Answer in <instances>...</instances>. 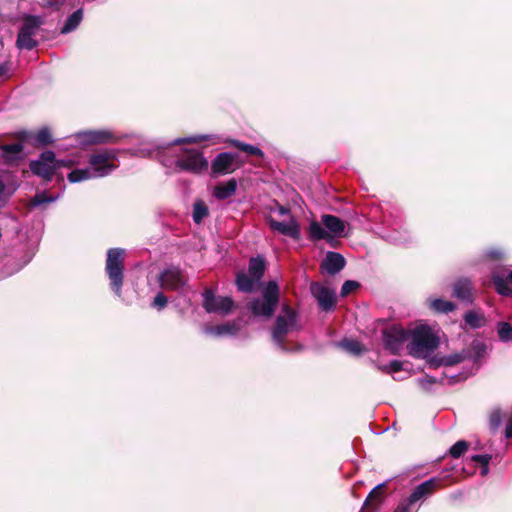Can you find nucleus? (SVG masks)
Segmentation results:
<instances>
[{"label":"nucleus","instance_id":"72a5a7b5","mask_svg":"<svg viewBox=\"0 0 512 512\" xmlns=\"http://www.w3.org/2000/svg\"><path fill=\"white\" fill-rule=\"evenodd\" d=\"M432 309L439 313H449L453 312L456 309V305L447 300L443 299H435L431 303Z\"/></svg>","mask_w":512,"mask_h":512},{"label":"nucleus","instance_id":"4c0bfd02","mask_svg":"<svg viewBox=\"0 0 512 512\" xmlns=\"http://www.w3.org/2000/svg\"><path fill=\"white\" fill-rule=\"evenodd\" d=\"M469 446V442L459 440L450 448L449 454L455 459L460 458L468 450Z\"/></svg>","mask_w":512,"mask_h":512},{"label":"nucleus","instance_id":"c756f323","mask_svg":"<svg viewBox=\"0 0 512 512\" xmlns=\"http://www.w3.org/2000/svg\"><path fill=\"white\" fill-rule=\"evenodd\" d=\"M236 286L239 291L250 293L254 290V284L257 282L252 276H248L244 272H239L236 275Z\"/></svg>","mask_w":512,"mask_h":512},{"label":"nucleus","instance_id":"2eb2a0df","mask_svg":"<svg viewBox=\"0 0 512 512\" xmlns=\"http://www.w3.org/2000/svg\"><path fill=\"white\" fill-rule=\"evenodd\" d=\"M441 487V480L438 478H430L417 485L409 495L408 505H414L420 500H424L434 494Z\"/></svg>","mask_w":512,"mask_h":512},{"label":"nucleus","instance_id":"a18cd8bd","mask_svg":"<svg viewBox=\"0 0 512 512\" xmlns=\"http://www.w3.org/2000/svg\"><path fill=\"white\" fill-rule=\"evenodd\" d=\"M403 368V363L399 360H393L388 365L384 366L382 368L383 372H386L388 374L396 373L401 371Z\"/></svg>","mask_w":512,"mask_h":512},{"label":"nucleus","instance_id":"c03bdc74","mask_svg":"<svg viewBox=\"0 0 512 512\" xmlns=\"http://www.w3.org/2000/svg\"><path fill=\"white\" fill-rule=\"evenodd\" d=\"M168 304V298L167 296L162 293V292H159L157 293V295L154 297V300H153V303H152V306L158 310H162L163 308H165Z\"/></svg>","mask_w":512,"mask_h":512},{"label":"nucleus","instance_id":"a19ab883","mask_svg":"<svg viewBox=\"0 0 512 512\" xmlns=\"http://www.w3.org/2000/svg\"><path fill=\"white\" fill-rule=\"evenodd\" d=\"M208 136L207 135H198V136H191L186 138H178L174 140V145H180V144H194V143H200L203 141H207Z\"/></svg>","mask_w":512,"mask_h":512},{"label":"nucleus","instance_id":"ddd939ff","mask_svg":"<svg viewBox=\"0 0 512 512\" xmlns=\"http://www.w3.org/2000/svg\"><path fill=\"white\" fill-rule=\"evenodd\" d=\"M236 155L229 152L219 153L211 162V176L218 177L233 173L238 166L235 165Z\"/></svg>","mask_w":512,"mask_h":512},{"label":"nucleus","instance_id":"a878e982","mask_svg":"<svg viewBox=\"0 0 512 512\" xmlns=\"http://www.w3.org/2000/svg\"><path fill=\"white\" fill-rule=\"evenodd\" d=\"M464 321L472 329H478L486 325V318L484 313L479 310H469L464 316Z\"/></svg>","mask_w":512,"mask_h":512},{"label":"nucleus","instance_id":"58836bf2","mask_svg":"<svg viewBox=\"0 0 512 512\" xmlns=\"http://www.w3.org/2000/svg\"><path fill=\"white\" fill-rule=\"evenodd\" d=\"M497 332L500 340L512 341V325L508 322H499L497 325Z\"/></svg>","mask_w":512,"mask_h":512},{"label":"nucleus","instance_id":"ea45409f","mask_svg":"<svg viewBox=\"0 0 512 512\" xmlns=\"http://www.w3.org/2000/svg\"><path fill=\"white\" fill-rule=\"evenodd\" d=\"M55 200V197L48 196L46 193H38L30 199L29 205L31 207H37L41 204L51 203Z\"/></svg>","mask_w":512,"mask_h":512},{"label":"nucleus","instance_id":"8fccbe9b","mask_svg":"<svg viewBox=\"0 0 512 512\" xmlns=\"http://www.w3.org/2000/svg\"><path fill=\"white\" fill-rule=\"evenodd\" d=\"M505 436H506V438H508V439L512 438V417L509 419V422H508V424L506 425V428H505Z\"/></svg>","mask_w":512,"mask_h":512},{"label":"nucleus","instance_id":"5701e85b","mask_svg":"<svg viewBox=\"0 0 512 512\" xmlns=\"http://www.w3.org/2000/svg\"><path fill=\"white\" fill-rule=\"evenodd\" d=\"M491 282L498 294L502 296H512V288L509 286V283L512 284V270L506 277L493 273Z\"/></svg>","mask_w":512,"mask_h":512},{"label":"nucleus","instance_id":"f3484780","mask_svg":"<svg viewBox=\"0 0 512 512\" xmlns=\"http://www.w3.org/2000/svg\"><path fill=\"white\" fill-rule=\"evenodd\" d=\"M267 222L271 230L277 231L282 235L288 236L294 240H299L301 237L300 226L294 218H292L289 223H285L269 217Z\"/></svg>","mask_w":512,"mask_h":512},{"label":"nucleus","instance_id":"39448f33","mask_svg":"<svg viewBox=\"0 0 512 512\" xmlns=\"http://www.w3.org/2000/svg\"><path fill=\"white\" fill-rule=\"evenodd\" d=\"M44 21L40 16L26 15L23 18L22 26L18 32L16 45L19 49L32 50L38 46V42L33 38Z\"/></svg>","mask_w":512,"mask_h":512},{"label":"nucleus","instance_id":"bb28decb","mask_svg":"<svg viewBox=\"0 0 512 512\" xmlns=\"http://www.w3.org/2000/svg\"><path fill=\"white\" fill-rule=\"evenodd\" d=\"M266 263L265 259L261 256L252 257L249 261L248 271L256 281H259L265 272Z\"/></svg>","mask_w":512,"mask_h":512},{"label":"nucleus","instance_id":"473e14b6","mask_svg":"<svg viewBox=\"0 0 512 512\" xmlns=\"http://www.w3.org/2000/svg\"><path fill=\"white\" fill-rule=\"evenodd\" d=\"M210 333L215 334L216 336H223V335H234L237 333L238 328L234 323H224L216 326H212L209 328Z\"/></svg>","mask_w":512,"mask_h":512},{"label":"nucleus","instance_id":"c9c22d12","mask_svg":"<svg viewBox=\"0 0 512 512\" xmlns=\"http://www.w3.org/2000/svg\"><path fill=\"white\" fill-rule=\"evenodd\" d=\"M69 182L77 183L91 178V172L89 169H75L71 171L67 176Z\"/></svg>","mask_w":512,"mask_h":512},{"label":"nucleus","instance_id":"0eeeda50","mask_svg":"<svg viewBox=\"0 0 512 512\" xmlns=\"http://www.w3.org/2000/svg\"><path fill=\"white\" fill-rule=\"evenodd\" d=\"M208 161L203 153L196 149H184L183 155L176 162V168L193 174H200L208 168Z\"/></svg>","mask_w":512,"mask_h":512},{"label":"nucleus","instance_id":"393cba45","mask_svg":"<svg viewBox=\"0 0 512 512\" xmlns=\"http://www.w3.org/2000/svg\"><path fill=\"white\" fill-rule=\"evenodd\" d=\"M385 488L386 485L384 483L373 488L366 498L363 508L366 510H375L383 499V491Z\"/></svg>","mask_w":512,"mask_h":512},{"label":"nucleus","instance_id":"a211bd4d","mask_svg":"<svg viewBox=\"0 0 512 512\" xmlns=\"http://www.w3.org/2000/svg\"><path fill=\"white\" fill-rule=\"evenodd\" d=\"M346 260L340 253L328 251L320 264L321 270H325L330 275H335L344 269Z\"/></svg>","mask_w":512,"mask_h":512},{"label":"nucleus","instance_id":"de8ad7c7","mask_svg":"<svg viewBox=\"0 0 512 512\" xmlns=\"http://www.w3.org/2000/svg\"><path fill=\"white\" fill-rule=\"evenodd\" d=\"M486 346L481 342L474 341L472 343V350L474 352V358L479 359L485 352Z\"/></svg>","mask_w":512,"mask_h":512},{"label":"nucleus","instance_id":"6e6d98bb","mask_svg":"<svg viewBox=\"0 0 512 512\" xmlns=\"http://www.w3.org/2000/svg\"><path fill=\"white\" fill-rule=\"evenodd\" d=\"M5 184L4 182L0 179V194H2L4 191H5Z\"/></svg>","mask_w":512,"mask_h":512},{"label":"nucleus","instance_id":"9b49d317","mask_svg":"<svg viewBox=\"0 0 512 512\" xmlns=\"http://www.w3.org/2000/svg\"><path fill=\"white\" fill-rule=\"evenodd\" d=\"M409 334L408 330L398 325L385 328L383 330L385 348L389 350L391 354H398L402 343L407 340Z\"/></svg>","mask_w":512,"mask_h":512},{"label":"nucleus","instance_id":"603ef678","mask_svg":"<svg viewBox=\"0 0 512 512\" xmlns=\"http://www.w3.org/2000/svg\"><path fill=\"white\" fill-rule=\"evenodd\" d=\"M9 70V66L7 63L0 64V78L5 76Z\"/></svg>","mask_w":512,"mask_h":512},{"label":"nucleus","instance_id":"1a4fd4ad","mask_svg":"<svg viewBox=\"0 0 512 512\" xmlns=\"http://www.w3.org/2000/svg\"><path fill=\"white\" fill-rule=\"evenodd\" d=\"M54 161L55 153L46 150L40 154L39 159L30 161L29 168L34 175L41 177L45 182H49L56 174Z\"/></svg>","mask_w":512,"mask_h":512},{"label":"nucleus","instance_id":"3c124183","mask_svg":"<svg viewBox=\"0 0 512 512\" xmlns=\"http://www.w3.org/2000/svg\"><path fill=\"white\" fill-rule=\"evenodd\" d=\"M277 206H278V213L281 215V216H284V215H287L290 213V209L288 207H285L283 205H280L277 203Z\"/></svg>","mask_w":512,"mask_h":512},{"label":"nucleus","instance_id":"79ce46f5","mask_svg":"<svg viewBox=\"0 0 512 512\" xmlns=\"http://www.w3.org/2000/svg\"><path fill=\"white\" fill-rule=\"evenodd\" d=\"M360 283L357 282V281H354V280H346L342 287H341V291H340V295L342 297H346L348 296L350 293L354 292L356 289H358L360 287Z\"/></svg>","mask_w":512,"mask_h":512},{"label":"nucleus","instance_id":"864d4df0","mask_svg":"<svg viewBox=\"0 0 512 512\" xmlns=\"http://www.w3.org/2000/svg\"><path fill=\"white\" fill-rule=\"evenodd\" d=\"M439 360H440V358L432 357L429 361L430 366L435 367V368H437L439 366H443V364H439Z\"/></svg>","mask_w":512,"mask_h":512},{"label":"nucleus","instance_id":"6e6552de","mask_svg":"<svg viewBox=\"0 0 512 512\" xmlns=\"http://www.w3.org/2000/svg\"><path fill=\"white\" fill-rule=\"evenodd\" d=\"M203 308L207 313L229 314L234 308V301L231 297L216 296L210 288L203 293Z\"/></svg>","mask_w":512,"mask_h":512},{"label":"nucleus","instance_id":"f257e3e1","mask_svg":"<svg viewBox=\"0 0 512 512\" xmlns=\"http://www.w3.org/2000/svg\"><path fill=\"white\" fill-rule=\"evenodd\" d=\"M280 300L279 286L275 281H269L262 290V299H253L248 309L256 317L271 318Z\"/></svg>","mask_w":512,"mask_h":512},{"label":"nucleus","instance_id":"e433bc0d","mask_svg":"<svg viewBox=\"0 0 512 512\" xmlns=\"http://www.w3.org/2000/svg\"><path fill=\"white\" fill-rule=\"evenodd\" d=\"M503 421V415L500 409H494L489 415V428L492 432H496L501 426Z\"/></svg>","mask_w":512,"mask_h":512},{"label":"nucleus","instance_id":"6ab92c4d","mask_svg":"<svg viewBox=\"0 0 512 512\" xmlns=\"http://www.w3.org/2000/svg\"><path fill=\"white\" fill-rule=\"evenodd\" d=\"M473 284L469 278H459L453 284V296L461 301L473 303Z\"/></svg>","mask_w":512,"mask_h":512},{"label":"nucleus","instance_id":"7c9ffc66","mask_svg":"<svg viewBox=\"0 0 512 512\" xmlns=\"http://www.w3.org/2000/svg\"><path fill=\"white\" fill-rule=\"evenodd\" d=\"M339 346L346 352L355 356L360 355L365 351L363 344L360 341L354 339L345 338L339 343Z\"/></svg>","mask_w":512,"mask_h":512},{"label":"nucleus","instance_id":"b1692460","mask_svg":"<svg viewBox=\"0 0 512 512\" xmlns=\"http://www.w3.org/2000/svg\"><path fill=\"white\" fill-rule=\"evenodd\" d=\"M308 238L311 241L326 240L328 243H332L333 241V236L317 221H312L310 223Z\"/></svg>","mask_w":512,"mask_h":512},{"label":"nucleus","instance_id":"09e8293b","mask_svg":"<svg viewBox=\"0 0 512 512\" xmlns=\"http://www.w3.org/2000/svg\"><path fill=\"white\" fill-rule=\"evenodd\" d=\"M54 166L56 167V171L62 167L71 168L74 165V162L71 160H58L55 158V161L53 162Z\"/></svg>","mask_w":512,"mask_h":512},{"label":"nucleus","instance_id":"9d476101","mask_svg":"<svg viewBox=\"0 0 512 512\" xmlns=\"http://www.w3.org/2000/svg\"><path fill=\"white\" fill-rule=\"evenodd\" d=\"M16 139L34 148H42L54 143V137L48 127H42L37 131L23 130L15 135Z\"/></svg>","mask_w":512,"mask_h":512},{"label":"nucleus","instance_id":"c85d7f7f","mask_svg":"<svg viewBox=\"0 0 512 512\" xmlns=\"http://www.w3.org/2000/svg\"><path fill=\"white\" fill-rule=\"evenodd\" d=\"M229 143L237 148L238 150L246 153L247 155H250V156H255V157H259V158H263L264 157V152L257 146H254V145H251V144H248V143H244L240 140H236V139H231L229 140Z\"/></svg>","mask_w":512,"mask_h":512},{"label":"nucleus","instance_id":"4be33fe9","mask_svg":"<svg viewBox=\"0 0 512 512\" xmlns=\"http://www.w3.org/2000/svg\"><path fill=\"white\" fill-rule=\"evenodd\" d=\"M321 219L322 224L329 233L339 237L344 236L345 222L339 217L330 214H324L322 215Z\"/></svg>","mask_w":512,"mask_h":512},{"label":"nucleus","instance_id":"dca6fc26","mask_svg":"<svg viewBox=\"0 0 512 512\" xmlns=\"http://www.w3.org/2000/svg\"><path fill=\"white\" fill-rule=\"evenodd\" d=\"M78 138L83 144H109L117 143L119 138L109 130H89L78 134Z\"/></svg>","mask_w":512,"mask_h":512},{"label":"nucleus","instance_id":"f8f14e48","mask_svg":"<svg viewBox=\"0 0 512 512\" xmlns=\"http://www.w3.org/2000/svg\"><path fill=\"white\" fill-rule=\"evenodd\" d=\"M160 287L166 290H179L187 284V277L177 267L165 269L158 277Z\"/></svg>","mask_w":512,"mask_h":512},{"label":"nucleus","instance_id":"7ed1b4c3","mask_svg":"<svg viewBox=\"0 0 512 512\" xmlns=\"http://www.w3.org/2000/svg\"><path fill=\"white\" fill-rule=\"evenodd\" d=\"M124 256L125 250L121 248H111L107 252L105 270L110 280V287L118 297H121L124 281Z\"/></svg>","mask_w":512,"mask_h":512},{"label":"nucleus","instance_id":"49530a36","mask_svg":"<svg viewBox=\"0 0 512 512\" xmlns=\"http://www.w3.org/2000/svg\"><path fill=\"white\" fill-rule=\"evenodd\" d=\"M492 456L489 454L474 455L471 457L473 462L479 463L481 466H489Z\"/></svg>","mask_w":512,"mask_h":512},{"label":"nucleus","instance_id":"cd10ccee","mask_svg":"<svg viewBox=\"0 0 512 512\" xmlns=\"http://www.w3.org/2000/svg\"><path fill=\"white\" fill-rule=\"evenodd\" d=\"M83 9L79 8L78 10L74 11L65 21L63 27L61 28L60 32L61 34H68L78 28L80 23L83 20Z\"/></svg>","mask_w":512,"mask_h":512},{"label":"nucleus","instance_id":"4d7b16f0","mask_svg":"<svg viewBox=\"0 0 512 512\" xmlns=\"http://www.w3.org/2000/svg\"><path fill=\"white\" fill-rule=\"evenodd\" d=\"M395 512H408L407 507H399Z\"/></svg>","mask_w":512,"mask_h":512},{"label":"nucleus","instance_id":"f03ea898","mask_svg":"<svg viewBox=\"0 0 512 512\" xmlns=\"http://www.w3.org/2000/svg\"><path fill=\"white\" fill-rule=\"evenodd\" d=\"M439 346V338L432 332L427 325L416 327L411 332V342L407 345L411 356L420 358L425 352H432Z\"/></svg>","mask_w":512,"mask_h":512},{"label":"nucleus","instance_id":"5fc2aeb1","mask_svg":"<svg viewBox=\"0 0 512 512\" xmlns=\"http://www.w3.org/2000/svg\"><path fill=\"white\" fill-rule=\"evenodd\" d=\"M481 467H482L481 475L485 476L488 473V471H489V466H481Z\"/></svg>","mask_w":512,"mask_h":512},{"label":"nucleus","instance_id":"f704fd0d","mask_svg":"<svg viewBox=\"0 0 512 512\" xmlns=\"http://www.w3.org/2000/svg\"><path fill=\"white\" fill-rule=\"evenodd\" d=\"M467 357L468 354H466L465 351H462L461 353L440 357L439 364H443V366H454L463 362Z\"/></svg>","mask_w":512,"mask_h":512},{"label":"nucleus","instance_id":"aec40b11","mask_svg":"<svg viewBox=\"0 0 512 512\" xmlns=\"http://www.w3.org/2000/svg\"><path fill=\"white\" fill-rule=\"evenodd\" d=\"M23 143L17 142L11 144H3L0 146L2 157L6 164H12L23 159L21 152L23 151Z\"/></svg>","mask_w":512,"mask_h":512},{"label":"nucleus","instance_id":"423d86ee","mask_svg":"<svg viewBox=\"0 0 512 512\" xmlns=\"http://www.w3.org/2000/svg\"><path fill=\"white\" fill-rule=\"evenodd\" d=\"M117 150L102 149L95 151L88 158V163L99 176H106L118 167Z\"/></svg>","mask_w":512,"mask_h":512},{"label":"nucleus","instance_id":"4468645a","mask_svg":"<svg viewBox=\"0 0 512 512\" xmlns=\"http://www.w3.org/2000/svg\"><path fill=\"white\" fill-rule=\"evenodd\" d=\"M310 291L322 310L331 311L336 306V295L333 290L318 282H312L310 284Z\"/></svg>","mask_w":512,"mask_h":512},{"label":"nucleus","instance_id":"20e7f679","mask_svg":"<svg viewBox=\"0 0 512 512\" xmlns=\"http://www.w3.org/2000/svg\"><path fill=\"white\" fill-rule=\"evenodd\" d=\"M282 313L276 317L275 324L272 329L273 340L283 350L287 351L285 344V336L296 324V311L288 304L282 306Z\"/></svg>","mask_w":512,"mask_h":512},{"label":"nucleus","instance_id":"412c9836","mask_svg":"<svg viewBox=\"0 0 512 512\" xmlns=\"http://www.w3.org/2000/svg\"><path fill=\"white\" fill-rule=\"evenodd\" d=\"M237 186V180L235 178H231L225 183L217 184L213 189V196L217 200H226L236 193Z\"/></svg>","mask_w":512,"mask_h":512},{"label":"nucleus","instance_id":"2f4dec72","mask_svg":"<svg viewBox=\"0 0 512 512\" xmlns=\"http://www.w3.org/2000/svg\"><path fill=\"white\" fill-rule=\"evenodd\" d=\"M209 215V209L206 205V203L203 200H197L193 204V221L196 224H200L204 218H206Z\"/></svg>","mask_w":512,"mask_h":512},{"label":"nucleus","instance_id":"37998d69","mask_svg":"<svg viewBox=\"0 0 512 512\" xmlns=\"http://www.w3.org/2000/svg\"><path fill=\"white\" fill-rule=\"evenodd\" d=\"M485 257L491 261H500L504 259L505 253L499 248H490L485 252Z\"/></svg>","mask_w":512,"mask_h":512}]
</instances>
